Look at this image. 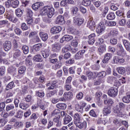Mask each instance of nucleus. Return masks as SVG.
Masks as SVG:
<instances>
[{"label":"nucleus","mask_w":130,"mask_h":130,"mask_svg":"<svg viewBox=\"0 0 130 130\" xmlns=\"http://www.w3.org/2000/svg\"><path fill=\"white\" fill-rule=\"evenodd\" d=\"M81 121V116L78 113H75L74 115V124L77 122Z\"/></svg>","instance_id":"23"},{"label":"nucleus","mask_w":130,"mask_h":130,"mask_svg":"<svg viewBox=\"0 0 130 130\" xmlns=\"http://www.w3.org/2000/svg\"><path fill=\"white\" fill-rule=\"evenodd\" d=\"M53 121L56 123V126L59 127L61 125V120H60V116L58 115L53 119Z\"/></svg>","instance_id":"15"},{"label":"nucleus","mask_w":130,"mask_h":130,"mask_svg":"<svg viewBox=\"0 0 130 130\" xmlns=\"http://www.w3.org/2000/svg\"><path fill=\"white\" fill-rule=\"evenodd\" d=\"M117 71L120 75H124V73H125V69L123 67H118L117 68Z\"/></svg>","instance_id":"37"},{"label":"nucleus","mask_w":130,"mask_h":130,"mask_svg":"<svg viewBox=\"0 0 130 130\" xmlns=\"http://www.w3.org/2000/svg\"><path fill=\"white\" fill-rule=\"evenodd\" d=\"M34 60L39 62H41V61H42V60H43L42 59V57L41 56V55L38 54L34 57Z\"/></svg>","instance_id":"29"},{"label":"nucleus","mask_w":130,"mask_h":130,"mask_svg":"<svg viewBox=\"0 0 130 130\" xmlns=\"http://www.w3.org/2000/svg\"><path fill=\"white\" fill-rule=\"evenodd\" d=\"M82 5L83 6H85V7H88V6H90L91 1L90 0H84L82 2Z\"/></svg>","instance_id":"57"},{"label":"nucleus","mask_w":130,"mask_h":130,"mask_svg":"<svg viewBox=\"0 0 130 130\" xmlns=\"http://www.w3.org/2000/svg\"><path fill=\"white\" fill-rule=\"evenodd\" d=\"M75 124L77 127L80 129L86 128L87 127V122L86 121L82 122L80 121L79 122H77V123H75Z\"/></svg>","instance_id":"11"},{"label":"nucleus","mask_w":130,"mask_h":130,"mask_svg":"<svg viewBox=\"0 0 130 130\" xmlns=\"http://www.w3.org/2000/svg\"><path fill=\"white\" fill-rule=\"evenodd\" d=\"M103 113L106 116L111 113V108L109 107H106L104 108Z\"/></svg>","instance_id":"22"},{"label":"nucleus","mask_w":130,"mask_h":130,"mask_svg":"<svg viewBox=\"0 0 130 130\" xmlns=\"http://www.w3.org/2000/svg\"><path fill=\"white\" fill-rule=\"evenodd\" d=\"M26 16L27 18H32L33 17V12L31 9H26Z\"/></svg>","instance_id":"46"},{"label":"nucleus","mask_w":130,"mask_h":130,"mask_svg":"<svg viewBox=\"0 0 130 130\" xmlns=\"http://www.w3.org/2000/svg\"><path fill=\"white\" fill-rule=\"evenodd\" d=\"M63 97L67 100H71L73 97V92L71 91L65 92L63 94Z\"/></svg>","instance_id":"19"},{"label":"nucleus","mask_w":130,"mask_h":130,"mask_svg":"<svg viewBox=\"0 0 130 130\" xmlns=\"http://www.w3.org/2000/svg\"><path fill=\"white\" fill-rule=\"evenodd\" d=\"M15 117L16 118H22L23 117V112L20 110L18 111Z\"/></svg>","instance_id":"51"},{"label":"nucleus","mask_w":130,"mask_h":130,"mask_svg":"<svg viewBox=\"0 0 130 130\" xmlns=\"http://www.w3.org/2000/svg\"><path fill=\"white\" fill-rule=\"evenodd\" d=\"M108 20H114L115 19V14L113 12H111L107 16Z\"/></svg>","instance_id":"39"},{"label":"nucleus","mask_w":130,"mask_h":130,"mask_svg":"<svg viewBox=\"0 0 130 130\" xmlns=\"http://www.w3.org/2000/svg\"><path fill=\"white\" fill-rule=\"evenodd\" d=\"M118 7H119V4H114V3H111L110 4L111 10H112V11L118 10Z\"/></svg>","instance_id":"36"},{"label":"nucleus","mask_w":130,"mask_h":130,"mask_svg":"<svg viewBox=\"0 0 130 130\" xmlns=\"http://www.w3.org/2000/svg\"><path fill=\"white\" fill-rule=\"evenodd\" d=\"M87 27L90 29V30H92V31H93V30H95V28L96 27L95 22L93 20H89L87 22Z\"/></svg>","instance_id":"10"},{"label":"nucleus","mask_w":130,"mask_h":130,"mask_svg":"<svg viewBox=\"0 0 130 130\" xmlns=\"http://www.w3.org/2000/svg\"><path fill=\"white\" fill-rule=\"evenodd\" d=\"M75 109L76 111H78V112H80V113H83V111L84 110V109L80 106V105L79 104H76L75 105Z\"/></svg>","instance_id":"41"},{"label":"nucleus","mask_w":130,"mask_h":130,"mask_svg":"<svg viewBox=\"0 0 130 130\" xmlns=\"http://www.w3.org/2000/svg\"><path fill=\"white\" fill-rule=\"evenodd\" d=\"M66 23L64 21V18L62 17V15L58 16L55 21V24H58V25H62Z\"/></svg>","instance_id":"9"},{"label":"nucleus","mask_w":130,"mask_h":130,"mask_svg":"<svg viewBox=\"0 0 130 130\" xmlns=\"http://www.w3.org/2000/svg\"><path fill=\"white\" fill-rule=\"evenodd\" d=\"M107 75V74L106 73V72L103 71L98 74V77H99V78H101L102 79H103V78H105Z\"/></svg>","instance_id":"53"},{"label":"nucleus","mask_w":130,"mask_h":130,"mask_svg":"<svg viewBox=\"0 0 130 130\" xmlns=\"http://www.w3.org/2000/svg\"><path fill=\"white\" fill-rule=\"evenodd\" d=\"M104 103L106 105H109V106H111L113 104V101L111 99L104 100Z\"/></svg>","instance_id":"40"},{"label":"nucleus","mask_w":130,"mask_h":130,"mask_svg":"<svg viewBox=\"0 0 130 130\" xmlns=\"http://www.w3.org/2000/svg\"><path fill=\"white\" fill-rule=\"evenodd\" d=\"M110 42L112 45H116L117 44V39L114 38H111Z\"/></svg>","instance_id":"58"},{"label":"nucleus","mask_w":130,"mask_h":130,"mask_svg":"<svg viewBox=\"0 0 130 130\" xmlns=\"http://www.w3.org/2000/svg\"><path fill=\"white\" fill-rule=\"evenodd\" d=\"M110 33L111 35H112V36L113 37H116V36H118V35H119V32H118V31L116 29L111 30Z\"/></svg>","instance_id":"50"},{"label":"nucleus","mask_w":130,"mask_h":130,"mask_svg":"<svg viewBox=\"0 0 130 130\" xmlns=\"http://www.w3.org/2000/svg\"><path fill=\"white\" fill-rule=\"evenodd\" d=\"M42 6H43V3L37 2L32 5V8L34 11H37V10L40 9Z\"/></svg>","instance_id":"17"},{"label":"nucleus","mask_w":130,"mask_h":130,"mask_svg":"<svg viewBox=\"0 0 130 130\" xmlns=\"http://www.w3.org/2000/svg\"><path fill=\"white\" fill-rule=\"evenodd\" d=\"M64 90H66V91H72V85L71 84H66L64 86Z\"/></svg>","instance_id":"52"},{"label":"nucleus","mask_w":130,"mask_h":130,"mask_svg":"<svg viewBox=\"0 0 130 130\" xmlns=\"http://www.w3.org/2000/svg\"><path fill=\"white\" fill-rule=\"evenodd\" d=\"M15 87L14 82L13 81L10 82L6 86V90H9L10 89H13V87Z\"/></svg>","instance_id":"55"},{"label":"nucleus","mask_w":130,"mask_h":130,"mask_svg":"<svg viewBox=\"0 0 130 130\" xmlns=\"http://www.w3.org/2000/svg\"><path fill=\"white\" fill-rule=\"evenodd\" d=\"M95 37H96L95 34H91L88 36V43L90 45H93V44H94V43L95 42Z\"/></svg>","instance_id":"13"},{"label":"nucleus","mask_w":130,"mask_h":130,"mask_svg":"<svg viewBox=\"0 0 130 130\" xmlns=\"http://www.w3.org/2000/svg\"><path fill=\"white\" fill-rule=\"evenodd\" d=\"M117 89L114 87H111L108 90V94L110 97H112L113 98L117 96Z\"/></svg>","instance_id":"3"},{"label":"nucleus","mask_w":130,"mask_h":130,"mask_svg":"<svg viewBox=\"0 0 130 130\" xmlns=\"http://www.w3.org/2000/svg\"><path fill=\"white\" fill-rule=\"evenodd\" d=\"M105 23L106 26H108V27H113V26L116 25V22L115 21H108L107 20H105Z\"/></svg>","instance_id":"27"},{"label":"nucleus","mask_w":130,"mask_h":130,"mask_svg":"<svg viewBox=\"0 0 130 130\" xmlns=\"http://www.w3.org/2000/svg\"><path fill=\"white\" fill-rule=\"evenodd\" d=\"M61 67H62V63L61 62H57L52 66V69L54 71H57V70L61 69Z\"/></svg>","instance_id":"28"},{"label":"nucleus","mask_w":130,"mask_h":130,"mask_svg":"<svg viewBox=\"0 0 130 130\" xmlns=\"http://www.w3.org/2000/svg\"><path fill=\"white\" fill-rule=\"evenodd\" d=\"M22 51L24 54H28L29 53V47L27 46L24 45L22 47Z\"/></svg>","instance_id":"47"},{"label":"nucleus","mask_w":130,"mask_h":130,"mask_svg":"<svg viewBox=\"0 0 130 130\" xmlns=\"http://www.w3.org/2000/svg\"><path fill=\"white\" fill-rule=\"evenodd\" d=\"M60 5L61 7H68V2L67 0H62L61 1Z\"/></svg>","instance_id":"64"},{"label":"nucleus","mask_w":130,"mask_h":130,"mask_svg":"<svg viewBox=\"0 0 130 130\" xmlns=\"http://www.w3.org/2000/svg\"><path fill=\"white\" fill-rule=\"evenodd\" d=\"M14 29V33H15L16 35H21V34H22V30H21L19 27L15 26Z\"/></svg>","instance_id":"49"},{"label":"nucleus","mask_w":130,"mask_h":130,"mask_svg":"<svg viewBox=\"0 0 130 130\" xmlns=\"http://www.w3.org/2000/svg\"><path fill=\"white\" fill-rule=\"evenodd\" d=\"M19 107L23 110H26L29 107V105L22 103L19 104Z\"/></svg>","instance_id":"45"},{"label":"nucleus","mask_w":130,"mask_h":130,"mask_svg":"<svg viewBox=\"0 0 130 130\" xmlns=\"http://www.w3.org/2000/svg\"><path fill=\"white\" fill-rule=\"evenodd\" d=\"M22 55V52L20 50H16L13 54V57L14 58H19Z\"/></svg>","instance_id":"26"},{"label":"nucleus","mask_w":130,"mask_h":130,"mask_svg":"<svg viewBox=\"0 0 130 130\" xmlns=\"http://www.w3.org/2000/svg\"><path fill=\"white\" fill-rule=\"evenodd\" d=\"M23 12H24V10H22L20 9H16L15 11V13L17 17H21V16L23 15Z\"/></svg>","instance_id":"43"},{"label":"nucleus","mask_w":130,"mask_h":130,"mask_svg":"<svg viewBox=\"0 0 130 130\" xmlns=\"http://www.w3.org/2000/svg\"><path fill=\"white\" fill-rule=\"evenodd\" d=\"M21 28L23 31L28 30V26L25 23H22L21 24Z\"/></svg>","instance_id":"63"},{"label":"nucleus","mask_w":130,"mask_h":130,"mask_svg":"<svg viewBox=\"0 0 130 130\" xmlns=\"http://www.w3.org/2000/svg\"><path fill=\"white\" fill-rule=\"evenodd\" d=\"M130 95H127L126 96H124L122 98V101L124 102V103H129L130 102Z\"/></svg>","instance_id":"48"},{"label":"nucleus","mask_w":130,"mask_h":130,"mask_svg":"<svg viewBox=\"0 0 130 130\" xmlns=\"http://www.w3.org/2000/svg\"><path fill=\"white\" fill-rule=\"evenodd\" d=\"M14 126H16V127H17V128L22 127V126H23V122L16 121L14 123Z\"/></svg>","instance_id":"60"},{"label":"nucleus","mask_w":130,"mask_h":130,"mask_svg":"<svg viewBox=\"0 0 130 130\" xmlns=\"http://www.w3.org/2000/svg\"><path fill=\"white\" fill-rule=\"evenodd\" d=\"M60 112L58 109H55L51 113L52 116H56V115H58Z\"/></svg>","instance_id":"59"},{"label":"nucleus","mask_w":130,"mask_h":130,"mask_svg":"<svg viewBox=\"0 0 130 130\" xmlns=\"http://www.w3.org/2000/svg\"><path fill=\"white\" fill-rule=\"evenodd\" d=\"M6 123H7V121H5V119H0V127H3V126H5V125H6Z\"/></svg>","instance_id":"61"},{"label":"nucleus","mask_w":130,"mask_h":130,"mask_svg":"<svg viewBox=\"0 0 130 130\" xmlns=\"http://www.w3.org/2000/svg\"><path fill=\"white\" fill-rule=\"evenodd\" d=\"M85 75L87 76L89 80H91V79H93L94 78V74L93 72L91 71H86L85 72Z\"/></svg>","instance_id":"38"},{"label":"nucleus","mask_w":130,"mask_h":130,"mask_svg":"<svg viewBox=\"0 0 130 130\" xmlns=\"http://www.w3.org/2000/svg\"><path fill=\"white\" fill-rule=\"evenodd\" d=\"M26 71V67L25 66H21L18 69V74L19 75H22L25 73Z\"/></svg>","instance_id":"44"},{"label":"nucleus","mask_w":130,"mask_h":130,"mask_svg":"<svg viewBox=\"0 0 130 130\" xmlns=\"http://www.w3.org/2000/svg\"><path fill=\"white\" fill-rule=\"evenodd\" d=\"M36 95L40 97V98H43L44 97L45 93L44 92H40L39 90L36 91Z\"/></svg>","instance_id":"56"},{"label":"nucleus","mask_w":130,"mask_h":130,"mask_svg":"<svg viewBox=\"0 0 130 130\" xmlns=\"http://www.w3.org/2000/svg\"><path fill=\"white\" fill-rule=\"evenodd\" d=\"M58 81L57 80H54L51 82L47 83L46 86L48 87V90H54V88H57V83Z\"/></svg>","instance_id":"2"},{"label":"nucleus","mask_w":130,"mask_h":130,"mask_svg":"<svg viewBox=\"0 0 130 130\" xmlns=\"http://www.w3.org/2000/svg\"><path fill=\"white\" fill-rule=\"evenodd\" d=\"M39 35L43 41H46V40L48 39V35L45 32H40Z\"/></svg>","instance_id":"24"},{"label":"nucleus","mask_w":130,"mask_h":130,"mask_svg":"<svg viewBox=\"0 0 130 130\" xmlns=\"http://www.w3.org/2000/svg\"><path fill=\"white\" fill-rule=\"evenodd\" d=\"M73 23L78 26H81L84 23V19L78 18V17H73Z\"/></svg>","instance_id":"6"},{"label":"nucleus","mask_w":130,"mask_h":130,"mask_svg":"<svg viewBox=\"0 0 130 130\" xmlns=\"http://www.w3.org/2000/svg\"><path fill=\"white\" fill-rule=\"evenodd\" d=\"M61 31V27L60 26H54L51 28V33L52 34H57Z\"/></svg>","instance_id":"16"},{"label":"nucleus","mask_w":130,"mask_h":130,"mask_svg":"<svg viewBox=\"0 0 130 130\" xmlns=\"http://www.w3.org/2000/svg\"><path fill=\"white\" fill-rule=\"evenodd\" d=\"M72 50V47L69 45H67L65 47H64L62 49V52L63 53H66V52H68V51H71Z\"/></svg>","instance_id":"31"},{"label":"nucleus","mask_w":130,"mask_h":130,"mask_svg":"<svg viewBox=\"0 0 130 130\" xmlns=\"http://www.w3.org/2000/svg\"><path fill=\"white\" fill-rule=\"evenodd\" d=\"M15 109V105L14 104L8 105L6 106V111H10Z\"/></svg>","instance_id":"54"},{"label":"nucleus","mask_w":130,"mask_h":130,"mask_svg":"<svg viewBox=\"0 0 130 130\" xmlns=\"http://www.w3.org/2000/svg\"><path fill=\"white\" fill-rule=\"evenodd\" d=\"M56 107L58 109H62V110H64V109H67V105L64 103L57 104Z\"/></svg>","instance_id":"30"},{"label":"nucleus","mask_w":130,"mask_h":130,"mask_svg":"<svg viewBox=\"0 0 130 130\" xmlns=\"http://www.w3.org/2000/svg\"><path fill=\"white\" fill-rule=\"evenodd\" d=\"M112 57V54L110 53H107L105 55L104 58L102 60V62L104 63H108V61H109V60Z\"/></svg>","instance_id":"14"},{"label":"nucleus","mask_w":130,"mask_h":130,"mask_svg":"<svg viewBox=\"0 0 130 130\" xmlns=\"http://www.w3.org/2000/svg\"><path fill=\"white\" fill-rule=\"evenodd\" d=\"M6 18L10 22H12V23H17L18 21H19V19L17 18L16 17H14V14L12 13H8L6 15Z\"/></svg>","instance_id":"5"},{"label":"nucleus","mask_w":130,"mask_h":130,"mask_svg":"<svg viewBox=\"0 0 130 130\" xmlns=\"http://www.w3.org/2000/svg\"><path fill=\"white\" fill-rule=\"evenodd\" d=\"M106 51V45H102L99 47L98 49V52L100 55L103 54Z\"/></svg>","instance_id":"12"},{"label":"nucleus","mask_w":130,"mask_h":130,"mask_svg":"<svg viewBox=\"0 0 130 130\" xmlns=\"http://www.w3.org/2000/svg\"><path fill=\"white\" fill-rule=\"evenodd\" d=\"M72 118L71 116L69 115H66L63 118V124H68V123H70V122L72 121Z\"/></svg>","instance_id":"21"},{"label":"nucleus","mask_w":130,"mask_h":130,"mask_svg":"<svg viewBox=\"0 0 130 130\" xmlns=\"http://www.w3.org/2000/svg\"><path fill=\"white\" fill-rule=\"evenodd\" d=\"M113 60L114 63H123L124 62V58H119L118 57H115L113 58Z\"/></svg>","instance_id":"18"},{"label":"nucleus","mask_w":130,"mask_h":130,"mask_svg":"<svg viewBox=\"0 0 130 130\" xmlns=\"http://www.w3.org/2000/svg\"><path fill=\"white\" fill-rule=\"evenodd\" d=\"M105 28V24L104 23V22L101 21L96 29V32H98V34H101V33L104 31Z\"/></svg>","instance_id":"4"},{"label":"nucleus","mask_w":130,"mask_h":130,"mask_svg":"<svg viewBox=\"0 0 130 130\" xmlns=\"http://www.w3.org/2000/svg\"><path fill=\"white\" fill-rule=\"evenodd\" d=\"M56 93V90L50 91L46 93V96L47 98H50L52 96H54V94Z\"/></svg>","instance_id":"42"},{"label":"nucleus","mask_w":130,"mask_h":130,"mask_svg":"<svg viewBox=\"0 0 130 130\" xmlns=\"http://www.w3.org/2000/svg\"><path fill=\"white\" fill-rule=\"evenodd\" d=\"M4 49L5 51H9V50H11L12 48V43L10 41H6L5 43H4Z\"/></svg>","instance_id":"7"},{"label":"nucleus","mask_w":130,"mask_h":130,"mask_svg":"<svg viewBox=\"0 0 130 130\" xmlns=\"http://www.w3.org/2000/svg\"><path fill=\"white\" fill-rule=\"evenodd\" d=\"M73 38L74 37L72 36L66 35L60 39V43H63L64 41H71V40H73Z\"/></svg>","instance_id":"8"},{"label":"nucleus","mask_w":130,"mask_h":130,"mask_svg":"<svg viewBox=\"0 0 130 130\" xmlns=\"http://www.w3.org/2000/svg\"><path fill=\"white\" fill-rule=\"evenodd\" d=\"M16 71L17 69L14 66H11L8 69V73H9V74H11V75H13V74H15Z\"/></svg>","instance_id":"35"},{"label":"nucleus","mask_w":130,"mask_h":130,"mask_svg":"<svg viewBox=\"0 0 130 130\" xmlns=\"http://www.w3.org/2000/svg\"><path fill=\"white\" fill-rule=\"evenodd\" d=\"M125 104L122 102H119L116 106V110H122V109H124L125 108Z\"/></svg>","instance_id":"20"},{"label":"nucleus","mask_w":130,"mask_h":130,"mask_svg":"<svg viewBox=\"0 0 130 130\" xmlns=\"http://www.w3.org/2000/svg\"><path fill=\"white\" fill-rule=\"evenodd\" d=\"M42 48V44H37L33 46V50L35 51H39L40 49Z\"/></svg>","instance_id":"33"},{"label":"nucleus","mask_w":130,"mask_h":130,"mask_svg":"<svg viewBox=\"0 0 130 130\" xmlns=\"http://www.w3.org/2000/svg\"><path fill=\"white\" fill-rule=\"evenodd\" d=\"M122 42L124 44V46L125 47L126 50H127V51H130V43L129 42H128V41L126 40H124L123 39L122 40Z\"/></svg>","instance_id":"25"},{"label":"nucleus","mask_w":130,"mask_h":130,"mask_svg":"<svg viewBox=\"0 0 130 130\" xmlns=\"http://www.w3.org/2000/svg\"><path fill=\"white\" fill-rule=\"evenodd\" d=\"M41 16H47L48 18H52L54 14V10L50 6L44 7L40 11Z\"/></svg>","instance_id":"1"},{"label":"nucleus","mask_w":130,"mask_h":130,"mask_svg":"<svg viewBox=\"0 0 130 130\" xmlns=\"http://www.w3.org/2000/svg\"><path fill=\"white\" fill-rule=\"evenodd\" d=\"M116 54L117 55H119V56H126V55H127L126 54V52H125L124 50H118L117 51Z\"/></svg>","instance_id":"34"},{"label":"nucleus","mask_w":130,"mask_h":130,"mask_svg":"<svg viewBox=\"0 0 130 130\" xmlns=\"http://www.w3.org/2000/svg\"><path fill=\"white\" fill-rule=\"evenodd\" d=\"M32 100V95L28 94L26 96V98H24V101L25 102H31Z\"/></svg>","instance_id":"62"},{"label":"nucleus","mask_w":130,"mask_h":130,"mask_svg":"<svg viewBox=\"0 0 130 130\" xmlns=\"http://www.w3.org/2000/svg\"><path fill=\"white\" fill-rule=\"evenodd\" d=\"M19 5H20L19 0H15L11 2V7L14 9H16L17 7H19Z\"/></svg>","instance_id":"32"}]
</instances>
